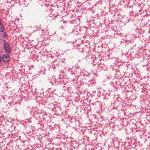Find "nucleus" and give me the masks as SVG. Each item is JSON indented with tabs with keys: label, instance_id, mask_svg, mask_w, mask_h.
Masks as SVG:
<instances>
[{
	"label": "nucleus",
	"instance_id": "obj_1",
	"mask_svg": "<svg viewBox=\"0 0 150 150\" xmlns=\"http://www.w3.org/2000/svg\"><path fill=\"white\" fill-rule=\"evenodd\" d=\"M9 57L7 54L3 55L2 57V60L5 62H8L9 60Z\"/></svg>",
	"mask_w": 150,
	"mask_h": 150
},
{
	"label": "nucleus",
	"instance_id": "obj_2",
	"mask_svg": "<svg viewBox=\"0 0 150 150\" xmlns=\"http://www.w3.org/2000/svg\"><path fill=\"white\" fill-rule=\"evenodd\" d=\"M4 49L6 53L8 54H10L11 53V50L10 47H5Z\"/></svg>",
	"mask_w": 150,
	"mask_h": 150
},
{
	"label": "nucleus",
	"instance_id": "obj_3",
	"mask_svg": "<svg viewBox=\"0 0 150 150\" xmlns=\"http://www.w3.org/2000/svg\"><path fill=\"white\" fill-rule=\"evenodd\" d=\"M3 42L4 48L10 47L8 42L6 40H4Z\"/></svg>",
	"mask_w": 150,
	"mask_h": 150
},
{
	"label": "nucleus",
	"instance_id": "obj_4",
	"mask_svg": "<svg viewBox=\"0 0 150 150\" xmlns=\"http://www.w3.org/2000/svg\"><path fill=\"white\" fill-rule=\"evenodd\" d=\"M4 30V28L2 25L0 26V31L1 32H3Z\"/></svg>",
	"mask_w": 150,
	"mask_h": 150
},
{
	"label": "nucleus",
	"instance_id": "obj_5",
	"mask_svg": "<svg viewBox=\"0 0 150 150\" xmlns=\"http://www.w3.org/2000/svg\"><path fill=\"white\" fill-rule=\"evenodd\" d=\"M7 34L6 33H4L2 34V35H1L3 37V38H5L6 37Z\"/></svg>",
	"mask_w": 150,
	"mask_h": 150
},
{
	"label": "nucleus",
	"instance_id": "obj_6",
	"mask_svg": "<svg viewBox=\"0 0 150 150\" xmlns=\"http://www.w3.org/2000/svg\"><path fill=\"white\" fill-rule=\"evenodd\" d=\"M3 51V48L1 47H0V52H1Z\"/></svg>",
	"mask_w": 150,
	"mask_h": 150
},
{
	"label": "nucleus",
	"instance_id": "obj_7",
	"mask_svg": "<svg viewBox=\"0 0 150 150\" xmlns=\"http://www.w3.org/2000/svg\"><path fill=\"white\" fill-rule=\"evenodd\" d=\"M3 42V40L1 39H0V44H2Z\"/></svg>",
	"mask_w": 150,
	"mask_h": 150
},
{
	"label": "nucleus",
	"instance_id": "obj_8",
	"mask_svg": "<svg viewBox=\"0 0 150 150\" xmlns=\"http://www.w3.org/2000/svg\"><path fill=\"white\" fill-rule=\"evenodd\" d=\"M2 59V58H1V57L0 56V62L1 61Z\"/></svg>",
	"mask_w": 150,
	"mask_h": 150
}]
</instances>
